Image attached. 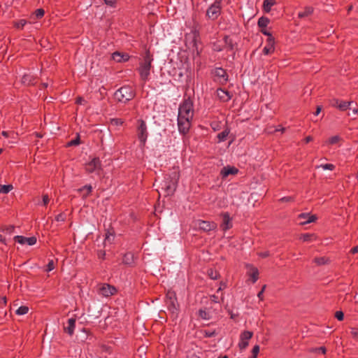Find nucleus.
<instances>
[{"label": "nucleus", "instance_id": "a211bd4d", "mask_svg": "<svg viewBox=\"0 0 358 358\" xmlns=\"http://www.w3.org/2000/svg\"><path fill=\"white\" fill-rule=\"evenodd\" d=\"M299 219H307L306 221L301 222V224L304 225L310 222H315L317 220L316 215H310V213H301L299 215Z\"/></svg>", "mask_w": 358, "mask_h": 358}, {"label": "nucleus", "instance_id": "dca6fc26", "mask_svg": "<svg viewBox=\"0 0 358 358\" xmlns=\"http://www.w3.org/2000/svg\"><path fill=\"white\" fill-rule=\"evenodd\" d=\"M222 217V224H221V227L224 231L229 229L232 227V224L231 222V217L229 216V213H224L221 214Z\"/></svg>", "mask_w": 358, "mask_h": 358}, {"label": "nucleus", "instance_id": "de8ad7c7", "mask_svg": "<svg viewBox=\"0 0 358 358\" xmlns=\"http://www.w3.org/2000/svg\"><path fill=\"white\" fill-rule=\"evenodd\" d=\"M44 14H45V10L43 8H38V9L36 10V11H35L36 17L37 19H40V18L43 17Z\"/></svg>", "mask_w": 358, "mask_h": 358}, {"label": "nucleus", "instance_id": "37998d69", "mask_svg": "<svg viewBox=\"0 0 358 358\" xmlns=\"http://www.w3.org/2000/svg\"><path fill=\"white\" fill-rule=\"evenodd\" d=\"M341 138L338 136H334L328 139L327 141V143L330 145H334L339 142Z\"/></svg>", "mask_w": 358, "mask_h": 358}, {"label": "nucleus", "instance_id": "72a5a7b5", "mask_svg": "<svg viewBox=\"0 0 358 358\" xmlns=\"http://www.w3.org/2000/svg\"><path fill=\"white\" fill-rule=\"evenodd\" d=\"M252 273L250 274L251 280L253 283L256 282L259 278V271L256 267H252Z\"/></svg>", "mask_w": 358, "mask_h": 358}, {"label": "nucleus", "instance_id": "774afa93", "mask_svg": "<svg viewBox=\"0 0 358 358\" xmlns=\"http://www.w3.org/2000/svg\"><path fill=\"white\" fill-rule=\"evenodd\" d=\"M350 252L352 253V254H356V253H358V245H356L355 247H353Z\"/></svg>", "mask_w": 358, "mask_h": 358}, {"label": "nucleus", "instance_id": "4c0bfd02", "mask_svg": "<svg viewBox=\"0 0 358 358\" xmlns=\"http://www.w3.org/2000/svg\"><path fill=\"white\" fill-rule=\"evenodd\" d=\"M13 189V186L12 185H0V190L1 192L4 194L8 193Z\"/></svg>", "mask_w": 358, "mask_h": 358}, {"label": "nucleus", "instance_id": "6e6552de", "mask_svg": "<svg viewBox=\"0 0 358 358\" xmlns=\"http://www.w3.org/2000/svg\"><path fill=\"white\" fill-rule=\"evenodd\" d=\"M220 13V3L215 1L206 11V15L213 20L216 19Z\"/></svg>", "mask_w": 358, "mask_h": 358}, {"label": "nucleus", "instance_id": "9b49d317", "mask_svg": "<svg viewBox=\"0 0 358 358\" xmlns=\"http://www.w3.org/2000/svg\"><path fill=\"white\" fill-rule=\"evenodd\" d=\"M99 293L104 296H110L113 295L117 289L114 286H112L109 284H103L99 289Z\"/></svg>", "mask_w": 358, "mask_h": 358}, {"label": "nucleus", "instance_id": "5fc2aeb1", "mask_svg": "<svg viewBox=\"0 0 358 358\" xmlns=\"http://www.w3.org/2000/svg\"><path fill=\"white\" fill-rule=\"evenodd\" d=\"M54 268H55V262L53 260H50L47 265V268L45 269V271L49 272V271H51L52 270H53Z\"/></svg>", "mask_w": 358, "mask_h": 358}, {"label": "nucleus", "instance_id": "f8f14e48", "mask_svg": "<svg viewBox=\"0 0 358 358\" xmlns=\"http://www.w3.org/2000/svg\"><path fill=\"white\" fill-rule=\"evenodd\" d=\"M101 168V161L99 158L95 157L91 162L86 164L85 170L87 173H92L96 169Z\"/></svg>", "mask_w": 358, "mask_h": 358}, {"label": "nucleus", "instance_id": "9d476101", "mask_svg": "<svg viewBox=\"0 0 358 358\" xmlns=\"http://www.w3.org/2000/svg\"><path fill=\"white\" fill-rule=\"evenodd\" d=\"M166 304L168 310L171 313L173 317H176L179 310V303L176 300H166Z\"/></svg>", "mask_w": 358, "mask_h": 358}, {"label": "nucleus", "instance_id": "c9c22d12", "mask_svg": "<svg viewBox=\"0 0 358 358\" xmlns=\"http://www.w3.org/2000/svg\"><path fill=\"white\" fill-rule=\"evenodd\" d=\"M208 275L213 280H217V278H220V273L217 271L213 270V268H210L208 270Z\"/></svg>", "mask_w": 358, "mask_h": 358}, {"label": "nucleus", "instance_id": "e2e57ef3", "mask_svg": "<svg viewBox=\"0 0 358 358\" xmlns=\"http://www.w3.org/2000/svg\"><path fill=\"white\" fill-rule=\"evenodd\" d=\"M227 311H228L229 314L230 315L231 318L233 320H235L238 316V314H234L230 309H229Z\"/></svg>", "mask_w": 358, "mask_h": 358}, {"label": "nucleus", "instance_id": "f03ea898", "mask_svg": "<svg viewBox=\"0 0 358 358\" xmlns=\"http://www.w3.org/2000/svg\"><path fill=\"white\" fill-rule=\"evenodd\" d=\"M115 98L120 102L126 103L135 96L133 88L129 85H124L115 92Z\"/></svg>", "mask_w": 358, "mask_h": 358}, {"label": "nucleus", "instance_id": "2eb2a0df", "mask_svg": "<svg viewBox=\"0 0 358 358\" xmlns=\"http://www.w3.org/2000/svg\"><path fill=\"white\" fill-rule=\"evenodd\" d=\"M178 179L179 173L176 171H174L171 175H167V180L169 181V182H167L166 185L173 186L175 192L176 189Z\"/></svg>", "mask_w": 358, "mask_h": 358}, {"label": "nucleus", "instance_id": "ddd939ff", "mask_svg": "<svg viewBox=\"0 0 358 358\" xmlns=\"http://www.w3.org/2000/svg\"><path fill=\"white\" fill-rule=\"evenodd\" d=\"M14 240L20 244H27L29 245H33L36 243V238L35 236L24 237L22 236H15Z\"/></svg>", "mask_w": 358, "mask_h": 358}, {"label": "nucleus", "instance_id": "0e129e2a", "mask_svg": "<svg viewBox=\"0 0 358 358\" xmlns=\"http://www.w3.org/2000/svg\"><path fill=\"white\" fill-rule=\"evenodd\" d=\"M84 101L83 98L81 96H78L76 100V103L77 104H81L82 102Z\"/></svg>", "mask_w": 358, "mask_h": 358}, {"label": "nucleus", "instance_id": "0eeeda50", "mask_svg": "<svg viewBox=\"0 0 358 358\" xmlns=\"http://www.w3.org/2000/svg\"><path fill=\"white\" fill-rule=\"evenodd\" d=\"M88 311L90 319H97L101 316L103 308L100 303H94L89 307Z\"/></svg>", "mask_w": 358, "mask_h": 358}, {"label": "nucleus", "instance_id": "58836bf2", "mask_svg": "<svg viewBox=\"0 0 358 358\" xmlns=\"http://www.w3.org/2000/svg\"><path fill=\"white\" fill-rule=\"evenodd\" d=\"M29 311V307L26 306H22L17 308L16 310V314L19 315H25Z\"/></svg>", "mask_w": 358, "mask_h": 358}, {"label": "nucleus", "instance_id": "4d7b16f0", "mask_svg": "<svg viewBox=\"0 0 358 358\" xmlns=\"http://www.w3.org/2000/svg\"><path fill=\"white\" fill-rule=\"evenodd\" d=\"M55 220L57 222H59V221L64 222L66 220V216L64 213H59V215H57L56 216Z\"/></svg>", "mask_w": 358, "mask_h": 358}, {"label": "nucleus", "instance_id": "39448f33", "mask_svg": "<svg viewBox=\"0 0 358 358\" xmlns=\"http://www.w3.org/2000/svg\"><path fill=\"white\" fill-rule=\"evenodd\" d=\"M138 122L139 125L138 127V138L141 143L140 146L143 148L145 147L148 137L147 127L144 120H139Z\"/></svg>", "mask_w": 358, "mask_h": 358}, {"label": "nucleus", "instance_id": "b1692460", "mask_svg": "<svg viewBox=\"0 0 358 358\" xmlns=\"http://www.w3.org/2000/svg\"><path fill=\"white\" fill-rule=\"evenodd\" d=\"M276 3L275 0H264L263 2V10L265 13H269L271 10V7Z\"/></svg>", "mask_w": 358, "mask_h": 358}, {"label": "nucleus", "instance_id": "a18cd8bd", "mask_svg": "<svg viewBox=\"0 0 358 358\" xmlns=\"http://www.w3.org/2000/svg\"><path fill=\"white\" fill-rule=\"evenodd\" d=\"M199 315L201 318H202L203 320H209L210 319L208 313L206 310H202V309H200L199 310Z\"/></svg>", "mask_w": 358, "mask_h": 358}, {"label": "nucleus", "instance_id": "7ed1b4c3", "mask_svg": "<svg viewBox=\"0 0 358 358\" xmlns=\"http://www.w3.org/2000/svg\"><path fill=\"white\" fill-rule=\"evenodd\" d=\"M194 110L192 100L189 98L185 99L179 107L178 116L192 118Z\"/></svg>", "mask_w": 358, "mask_h": 358}, {"label": "nucleus", "instance_id": "ea45409f", "mask_svg": "<svg viewBox=\"0 0 358 358\" xmlns=\"http://www.w3.org/2000/svg\"><path fill=\"white\" fill-rule=\"evenodd\" d=\"M27 21L25 20H20L13 22V25L17 29H22L26 24Z\"/></svg>", "mask_w": 358, "mask_h": 358}, {"label": "nucleus", "instance_id": "603ef678", "mask_svg": "<svg viewBox=\"0 0 358 358\" xmlns=\"http://www.w3.org/2000/svg\"><path fill=\"white\" fill-rule=\"evenodd\" d=\"M110 123L113 125H121L123 123V121L121 120V119H118V118H113V119H111L110 120Z\"/></svg>", "mask_w": 358, "mask_h": 358}, {"label": "nucleus", "instance_id": "6e6d98bb", "mask_svg": "<svg viewBox=\"0 0 358 358\" xmlns=\"http://www.w3.org/2000/svg\"><path fill=\"white\" fill-rule=\"evenodd\" d=\"M280 202H292L294 198L292 196H285L279 199Z\"/></svg>", "mask_w": 358, "mask_h": 358}, {"label": "nucleus", "instance_id": "69168bd1", "mask_svg": "<svg viewBox=\"0 0 358 358\" xmlns=\"http://www.w3.org/2000/svg\"><path fill=\"white\" fill-rule=\"evenodd\" d=\"M304 142L306 143H308L309 142L312 141H313V137L310 136H306L304 139H303Z\"/></svg>", "mask_w": 358, "mask_h": 358}, {"label": "nucleus", "instance_id": "09e8293b", "mask_svg": "<svg viewBox=\"0 0 358 358\" xmlns=\"http://www.w3.org/2000/svg\"><path fill=\"white\" fill-rule=\"evenodd\" d=\"M274 50H275V48L274 47H271V46H268V45H266L264 48L263 49V52L264 54L265 55H268L270 53H272L274 52Z\"/></svg>", "mask_w": 358, "mask_h": 358}, {"label": "nucleus", "instance_id": "393cba45", "mask_svg": "<svg viewBox=\"0 0 358 358\" xmlns=\"http://www.w3.org/2000/svg\"><path fill=\"white\" fill-rule=\"evenodd\" d=\"M313 262L317 265V266H322L328 264L330 262V260L328 257H315L313 259Z\"/></svg>", "mask_w": 358, "mask_h": 358}, {"label": "nucleus", "instance_id": "20e7f679", "mask_svg": "<svg viewBox=\"0 0 358 358\" xmlns=\"http://www.w3.org/2000/svg\"><path fill=\"white\" fill-rule=\"evenodd\" d=\"M169 181L167 180V176L164 179L159 180L154 185L157 187V191L160 194L161 192L164 194V196H170L174 194V187L166 185Z\"/></svg>", "mask_w": 358, "mask_h": 358}, {"label": "nucleus", "instance_id": "c85d7f7f", "mask_svg": "<svg viewBox=\"0 0 358 358\" xmlns=\"http://www.w3.org/2000/svg\"><path fill=\"white\" fill-rule=\"evenodd\" d=\"M352 103H354L353 101H343L341 102L339 104H338L336 106L341 110H346L348 108H350V106Z\"/></svg>", "mask_w": 358, "mask_h": 358}, {"label": "nucleus", "instance_id": "a878e982", "mask_svg": "<svg viewBox=\"0 0 358 358\" xmlns=\"http://www.w3.org/2000/svg\"><path fill=\"white\" fill-rule=\"evenodd\" d=\"M299 238L304 242H308L315 240L317 238V236L315 234H303L300 236Z\"/></svg>", "mask_w": 358, "mask_h": 358}, {"label": "nucleus", "instance_id": "1a4fd4ad", "mask_svg": "<svg viewBox=\"0 0 358 358\" xmlns=\"http://www.w3.org/2000/svg\"><path fill=\"white\" fill-rule=\"evenodd\" d=\"M253 333L250 331H244L241 334V342L238 344L239 348L243 350L248 346V340L252 337Z\"/></svg>", "mask_w": 358, "mask_h": 358}, {"label": "nucleus", "instance_id": "f704fd0d", "mask_svg": "<svg viewBox=\"0 0 358 358\" xmlns=\"http://www.w3.org/2000/svg\"><path fill=\"white\" fill-rule=\"evenodd\" d=\"M15 229V227L13 225L6 226L3 225L0 227V230L3 232H6L7 234H11Z\"/></svg>", "mask_w": 358, "mask_h": 358}, {"label": "nucleus", "instance_id": "3c124183", "mask_svg": "<svg viewBox=\"0 0 358 358\" xmlns=\"http://www.w3.org/2000/svg\"><path fill=\"white\" fill-rule=\"evenodd\" d=\"M83 189H85L87 190V193L83 194V198H85L92 192V187L90 185H87L83 186Z\"/></svg>", "mask_w": 358, "mask_h": 358}, {"label": "nucleus", "instance_id": "79ce46f5", "mask_svg": "<svg viewBox=\"0 0 358 358\" xmlns=\"http://www.w3.org/2000/svg\"><path fill=\"white\" fill-rule=\"evenodd\" d=\"M88 333L89 331L85 328L79 333V337L82 341H85L87 338Z\"/></svg>", "mask_w": 358, "mask_h": 358}, {"label": "nucleus", "instance_id": "f3484780", "mask_svg": "<svg viewBox=\"0 0 358 358\" xmlns=\"http://www.w3.org/2000/svg\"><path fill=\"white\" fill-rule=\"evenodd\" d=\"M112 58L117 62H123L128 61L130 57L127 53L116 51L112 54Z\"/></svg>", "mask_w": 358, "mask_h": 358}, {"label": "nucleus", "instance_id": "bf43d9fd", "mask_svg": "<svg viewBox=\"0 0 358 358\" xmlns=\"http://www.w3.org/2000/svg\"><path fill=\"white\" fill-rule=\"evenodd\" d=\"M259 352V345H255L252 350V354L255 355H258V353Z\"/></svg>", "mask_w": 358, "mask_h": 358}, {"label": "nucleus", "instance_id": "338daca9", "mask_svg": "<svg viewBox=\"0 0 358 358\" xmlns=\"http://www.w3.org/2000/svg\"><path fill=\"white\" fill-rule=\"evenodd\" d=\"M105 255H106V252L103 250H100L98 253L99 257L102 258V259L104 258Z\"/></svg>", "mask_w": 358, "mask_h": 358}, {"label": "nucleus", "instance_id": "c03bdc74", "mask_svg": "<svg viewBox=\"0 0 358 358\" xmlns=\"http://www.w3.org/2000/svg\"><path fill=\"white\" fill-rule=\"evenodd\" d=\"M310 352H322V354H326L327 349L325 347L322 346L320 348H311L309 350Z\"/></svg>", "mask_w": 358, "mask_h": 358}, {"label": "nucleus", "instance_id": "6ab92c4d", "mask_svg": "<svg viewBox=\"0 0 358 358\" xmlns=\"http://www.w3.org/2000/svg\"><path fill=\"white\" fill-rule=\"evenodd\" d=\"M238 172V169H236V167L227 166H224L221 170L220 174L222 176V178H226L230 174L235 175Z\"/></svg>", "mask_w": 358, "mask_h": 358}, {"label": "nucleus", "instance_id": "a19ab883", "mask_svg": "<svg viewBox=\"0 0 358 358\" xmlns=\"http://www.w3.org/2000/svg\"><path fill=\"white\" fill-rule=\"evenodd\" d=\"M166 300H176V294L174 291L169 290L166 293Z\"/></svg>", "mask_w": 358, "mask_h": 358}, {"label": "nucleus", "instance_id": "4468645a", "mask_svg": "<svg viewBox=\"0 0 358 358\" xmlns=\"http://www.w3.org/2000/svg\"><path fill=\"white\" fill-rule=\"evenodd\" d=\"M199 227L204 231H210L215 230L217 228V224L214 222L200 220L199 222Z\"/></svg>", "mask_w": 358, "mask_h": 358}, {"label": "nucleus", "instance_id": "864d4df0", "mask_svg": "<svg viewBox=\"0 0 358 358\" xmlns=\"http://www.w3.org/2000/svg\"><path fill=\"white\" fill-rule=\"evenodd\" d=\"M267 43H268L267 45L274 47L275 38L272 36V34H271V36H268Z\"/></svg>", "mask_w": 358, "mask_h": 358}, {"label": "nucleus", "instance_id": "13d9d810", "mask_svg": "<svg viewBox=\"0 0 358 358\" xmlns=\"http://www.w3.org/2000/svg\"><path fill=\"white\" fill-rule=\"evenodd\" d=\"M104 3L109 6L115 7L117 3L116 0H103Z\"/></svg>", "mask_w": 358, "mask_h": 358}, {"label": "nucleus", "instance_id": "bb28decb", "mask_svg": "<svg viewBox=\"0 0 358 358\" xmlns=\"http://www.w3.org/2000/svg\"><path fill=\"white\" fill-rule=\"evenodd\" d=\"M269 22L270 20L268 17L262 16L258 20L257 24L260 28L264 29L269 24Z\"/></svg>", "mask_w": 358, "mask_h": 358}, {"label": "nucleus", "instance_id": "2f4dec72", "mask_svg": "<svg viewBox=\"0 0 358 358\" xmlns=\"http://www.w3.org/2000/svg\"><path fill=\"white\" fill-rule=\"evenodd\" d=\"M224 40L226 44V48L229 50H233L234 48V44L232 39L227 36L224 37Z\"/></svg>", "mask_w": 358, "mask_h": 358}, {"label": "nucleus", "instance_id": "f257e3e1", "mask_svg": "<svg viewBox=\"0 0 358 358\" xmlns=\"http://www.w3.org/2000/svg\"><path fill=\"white\" fill-rule=\"evenodd\" d=\"M152 60V55L150 54V50H146L143 57V61L140 63V66L138 69L141 78L143 80H146L150 75Z\"/></svg>", "mask_w": 358, "mask_h": 358}, {"label": "nucleus", "instance_id": "4be33fe9", "mask_svg": "<svg viewBox=\"0 0 358 358\" xmlns=\"http://www.w3.org/2000/svg\"><path fill=\"white\" fill-rule=\"evenodd\" d=\"M35 77L30 74H24L22 78V83L24 85H31L35 84Z\"/></svg>", "mask_w": 358, "mask_h": 358}, {"label": "nucleus", "instance_id": "49530a36", "mask_svg": "<svg viewBox=\"0 0 358 358\" xmlns=\"http://www.w3.org/2000/svg\"><path fill=\"white\" fill-rule=\"evenodd\" d=\"M334 317L338 320V321H343L344 319V313L341 310L336 311L334 313Z\"/></svg>", "mask_w": 358, "mask_h": 358}, {"label": "nucleus", "instance_id": "cd10ccee", "mask_svg": "<svg viewBox=\"0 0 358 358\" xmlns=\"http://www.w3.org/2000/svg\"><path fill=\"white\" fill-rule=\"evenodd\" d=\"M313 12V8H311V7H306L304 8L303 11L299 13L298 17L299 18H303V17H307V16L310 15V14H312Z\"/></svg>", "mask_w": 358, "mask_h": 358}, {"label": "nucleus", "instance_id": "052dcab7", "mask_svg": "<svg viewBox=\"0 0 358 358\" xmlns=\"http://www.w3.org/2000/svg\"><path fill=\"white\" fill-rule=\"evenodd\" d=\"M50 201V199L48 194L43 195V203L44 206H46Z\"/></svg>", "mask_w": 358, "mask_h": 358}, {"label": "nucleus", "instance_id": "412c9836", "mask_svg": "<svg viewBox=\"0 0 358 358\" xmlns=\"http://www.w3.org/2000/svg\"><path fill=\"white\" fill-rule=\"evenodd\" d=\"M217 95L220 99L224 102L228 101L231 99L229 92L222 89H218L217 90Z\"/></svg>", "mask_w": 358, "mask_h": 358}, {"label": "nucleus", "instance_id": "473e14b6", "mask_svg": "<svg viewBox=\"0 0 358 358\" xmlns=\"http://www.w3.org/2000/svg\"><path fill=\"white\" fill-rule=\"evenodd\" d=\"M229 134V130L228 129H224L222 132L219 133L217 134V138L219 141H224L227 139V137L228 136Z\"/></svg>", "mask_w": 358, "mask_h": 358}, {"label": "nucleus", "instance_id": "680f3d73", "mask_svg": "<svg viewBox=\"0 0 358 358\" xmlns=\"http://www.w3.org/2000/svg\"><path fill=\"white\" fill-rule=\"evenodd\" d=\"M353 338H356L358 336V331L355 328H352L350 331Z\"/></svg>", "mask_w": 358, "mask_h": 358}, {"label": "nucleus", "instance_id": "5701e85b", "mask_svg": "<svg viewBox=\"0 0 358 358\" xmlns=\"http://www.w3.org/2000/svg\"><path fill=\"white\" fill-rule=\"evenodd\" d=\"M215 75L218 78H222L225 83L228 80L227 72L222 68H216L215 69Z\"/></svg>", "mask_w": 358, "mask_h": 358}, {"label": "nucleus", "instance_id": "e433bc0d", "mask_svg": "<svg viewBox=\"0 0 358 358\" xmlns=\"http://www.w3.org/2000/svg\"><path fill=\"white\" fill-rule=\"evenodd\" d=\"M80 143V135L77 134L76 138L66 143V147L76 146Z\"/></svg>", "mask_w": 358, "mask_h": 358}, {"label": "nucleus", "instance_id": "8fccbe9b", "mask_svg": "<svg viewBox=\"0 0 358 358\" xmlns=\"http://www.w3.org/2000/svg\"><path fill=\"white\" fill-rule=\"evenodd\" d=\"M317 168H322L324 169H328V170H334L335 168V166L332 164H322L320 166H317Z\"/></svg>", "mask_w": 358, "mask_h": 358}, {"label": "nucleus", "instance_id": "423d86ee", "mask_svg": "<svg viewBox=\"0 0 358 358\" xmlns=\"http://www.w3.org/2000/svg\"><path fill=\"white\" fill-rule=\"evenodd\" d=\"M192 119L184 116H178V126L181 134H186L189 131Z\"/></svg>", "mask_w": 358, "mask_h": 358}, {"label": "nucleus", "instance_id": "7c9ffc66", "mask_svg": "<svg viewBox=\"0 0 358 358\" xmlns=\"http://www.w3.org/2000/svg\"><path fill=\"white\" fill-rule=\"evenodd\" d=\"M134 256L131 253H127L123 257V263L125 264H131L133 263Z\"/></svg>", "mask_w": 358, "mask_h": 358}, {"label": "nucleus", "instance_id": "c756f323", "mask_svg": "<svg viewBox=\"0 0 358 358\" xmlns=\"http://www.w3.org/2000/svg\"><path fill=\"white\" fill-rule=\"evenodd\" d=\"M112 231H113L112 229ZM115 234L114 231H110V230H108L106 233V237L104 240V243L106 244V242H108L109 243H112L113 241L114 240Z\"/></svg>", "mask_w": 358, "mask_h": 358}, {"label": "nucleus", "instance_id": "aec40b11", "mask_svg": "<svg viewBox=\"0 0 358 358\" xmlns=\"http://www.w3.org/2000/svg\"><path fill=\"white\" fill-rule=\"evenodd\" d=\"M75 324H76L75 318L69 319L68 322H67V326L64 327V332L68 334L69 336H72L74 332Z\"/></svg>", "mask_w": 358, "mask_h": 358}]
</instances>
